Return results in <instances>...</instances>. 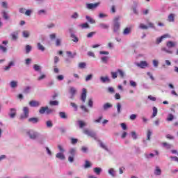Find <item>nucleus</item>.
Segmentation results:
<instances>
[{
    "label": "nucleus",
    "instance_id": "7",
    "mask_svg": "<svg viewBox=\"0 0 178 178\" xmlns=\"http://www.w3.org/2000/svg\"><path fill=\"white\" fill-rule=\"evenodd\" d=\"M99 5V3H86V8L87 9H95Z\"/></svg>",
    "mask_w": 178,
    "mask_h": 178
},
{
    "label": "nucleus",
    "instance_id": "46",
    "mask_svg": "<svg viewBox=\"0 0 178 178\" xmlns=\"http://www.w3.org/2000/svg\"><path fill=\"white\" fill-rule=\"evenodd\" d=\"M46 124L47 127H52L54 126V124H52V121L51 120L47 121Z\"/></svg>",
    "mask_w": 178,
    "mask_h": 178
},
{
    "label": "nucleus",
    "instance_id": "59",
    "mask_svg": "<svg viewBox=\"0 0 178 178\" xmlns=\"http://www.w3.org/2000/svg\"><path fill=\"white\" fill-rule=\"evenodd\" d=\"M72 19H78L79 18V13H74L72 16Z\"/></svg>",
    "mask_w": 178,
    "mask_h": 178
},
{
    "label": "nucleus",
    "instance_id": "27",
    "mask_svg": "<svg viewBox=\"0 0 178 178\" xmlns=\"http://www.w3.org/2000/svg\"><path fill=\"white\" fill-rule=\"evenodd\" d=\"M47 109H48V106H46V107H41L40 111H39V113L41 114V115H44V113H45V112H47Z\"/></svg>",
    "mask_w": 178,
    "mask_h": 178
},
{
    "label": "nucleus",
    "instance_id": "58",
    "mask_svg": "<svg viewBox=\"0 0 178 178\" xmlns=\"http://www.w3.org/2000/svg\"><path fill=\"white\" fill-rule=\"evenodd\" d=\"M108 173L109 175H111V176H115V170H113V168H111L108 170Z\"/></svg>",
    "mask_w": 178,
    "mask_h": 178
},
{
    "label": "nucleus",
    "instance_id": "4",
    "mask_svg": "<svg viewBox=\"0 0 178 178\" xmlns=\"http://www.w3.org/2000/svg\"><path fill=\"white\" fill-rule=\"evenodd\" d=\"M114 22V32L116 33L119 31V29H120V24L118 23L119 17H115Z\"/></svg>",
    "mask_w": 178,
    "mask_h": 178
},
{
    "label": "nucleus",
    "instance_id": "41",
    "mask_svg": "<svg viewBox=\"0 0 178 178\" xmlns=\"http://www.w3.org/2000/svg\"><path fill=\"white\" fill-rule=\"evenodd\" d=\"M140 29H142V30H147L148 26L145 25L144 24H140L139 25Z\"/></svg>",
    "mask_w": 178,
    "mask_h": 178
},
{
    "label": "nucleus",
    "instance_id": "5",
    "mask_svg": "<svg viewBox=\"0 0 178 178\" xmlns=\"http://www.w3.org/2000/svg\"><path fill=\"white\" fill-rule=\"evenodd\" d=\"M86 99H87V89L83 88L81 95V101H82V102H86Z\"/></svg>",
    "mask_w": 178,
    "mask_h": 178
},
{
    "label": "nucleus",
    "instance_id": "15",
    "mask_svg": "<svg viewBox=\"0 0 178 178\" xmlns=\"http://www.w3.org/2000/svg\"><path fill=\"white\" fill-rule=\"evenodd\" d=\"M10 113L9 114L10 117L12 119H13V118H15V116H16V109L15 108H10Z\"/></svg>",
    "mask_w": 178,
    "mask_h": 178
},
{
    "label": "nucleus",
    "instance_id": "39",
    "mask_svg": "<svg viewBox=\"0 0 178 178\" xmlns=\"http://www.w3.org/2000/svg\"><path fill=\"white\" fill-rule=\"evenodd\" d=\"M84 168H85L86 169H87V168H91V163H90V161H88L86 160V161H85Z\"/></svg>",
    "mask_w": 178,
    "mask_h": 178
},
{
    "label": "nucleus",
    "instance_id": "47",
    "mask_svg": "<svg viewBox=\"0 0 178 178\" xmlns=\"http://www.w3.org/2000/svg\"><path fill=\"white\" fill-rule=\"evenodd\" d=\"M92 79V74H88V76H86V81H90Z\"/></svg>",
    "mask_w": 178,
    "mask_h": 178
},
{
    "label": "nucleus",
    "instance_id": "64",
    "mask_svg": "<svg viewBox=\"0 0 178 178\" xmlns=\"http://www.w3.org/2000/svg\"><path fill=\"white\" fill-rule=\"evenodd\" d=\"M77 139L76 138H71L72 144H77Z\"/></svg>",
    "mask_w": 178,
    "mask_h": 178
},
{
    "label": "nucleus",
    "instance_id": "11",
    "mask_svg": "<svg viewBox=\"0 0 178 178\" xmlns=\"http://www.w3.org/2000/svg\"><path fill=\"white\" fill-rule=\"evenodd\" d=\"M29 105L33 107L40 106V102L38 101H31L29 102Z\"/></svg>",
    "mask_w": 178,
    "mask_h": 178
},
{
    "label": "nucleus",
    "instance_id": "45",
    "mask_svg": "<svg viewBox=\"0 0 178 178\" xmlns=\"http://www.w3.org/2000/svg\"><path fill=\"white\" fill-rule=\"evenodd\" d=\"M81 27L82 29H89L90 28V25H88V23H84V24H81Z\"/></svg>",
    "mask_w": 178,
    "mask_h": 178
},
{
    "label": "nucleus",
    "instance_id": "51",
    "mask_svg": "<svg viewBox=\"0 0 178 178\" xmlns=\"http://www.w3.org/2000/svg\"><path fill=\"white\" fill-rule=\"evenodd\" d=\"M131 134L134 140H137V134L136 133V131H132Z\"/></svg>",
    "mask_w": 178,
    "mask_h": 178
},
{
    "label": "nucleus",
    "instance_id": "32",
    "mask_svg": "<svg viewBox=\"0 0 178 178\" xmlns=\"http://www.w3.org/2000/svg\"><path fill=\"white\" fill-rule=\"evenodd\" d=\"M168 22H175V14L171 13L168 16Z\"/></svg>",
    "mask_w": 178,
    "mask_h": 178
},
{
    "label": "nucleus",
    "instance_id": "50",
    "mask_svg": "<svg viewBox=\"0 0 178 178\" xmlns=\"http://www.w3.org/2000/svg\"><path fill=\"white\" fill-rule=\"evenodd\" d=\"M70 154L72 155V156H74V155H76V149H71L70 150Z\"/></svg>",
    "mask_w": 178,
    "mask_h": 178
},
{
    "label": "nucleus",
    "instance_id": "30",
    "mask_svg": "<svg viewBox=\"0 0 178 178\" xmlns=\"http://www.w3.org/2000/svg\"><path fill=\"white\" fill-rule=\"evenodd\" d=\"M10 86L12 88H16V87H17V81H12Z\"/></svg>",
    "mask_w": 178,
    "mask_h": 178
},
{
    "label": "nucleus",
    "instance_id": "9",
    "mask_svg": "<svg viewBox=\"0 0 178 178\" xmlns=\"http://www.w3.org/2000/svg\"><path fill=\"white\" fill-rule=\"evenodd\" d=\"M28 122L29 123H33L35 124L36 123H38L40 122V119L38 118H31L28 120Z\"/></svg>",
    "mask_w": 178,
    "mask_h": 178
},
{
    "label": "nucleus",
    "instance_id": "48",
    "mask_svg": "<svg viewBox=\"0 0 178 178\" xmlns=\"http://www.w3.org/2000/svg\"><path fill=\"white\" fill-rule=\"evenodd\" d=\"M118 73H119L120 77H124V72L122 70H118Z\"/></svg>",
    "mask_w": 178,
    "mask_h": 178
},
{
    "label": "nucleus",
    "instance_id": "6",
    "mask_svg": "<svg viewBox=\"0 0 178 178\" xmlns=\"http://www.w3.org/2000/svg\"><path fill=\"white\" fill-rule=\"evenodd\" d=\"M138 67H140V69H145L148 66V63L147 61H140L139 63H136Z\"/></svg>",
    "mask_w": 178,
    "mask_h": 178
},
{
    "label": "nucleus",
    "instance_id": "19",
    "mask_svg": "<svg viewBox=\"0 0 178 178\" xmlns=\"http://www.w3.org/2000/svg\"><path fill=\"white\" fill-rule=\"evenodd\" d=\"M163 147L165 149H170V148H172V145L166 143V142H163L162 143Z\"/></svg>",
    "mask_w": 178,
    "mask_h": 178
},
{
    "label": "nucleus",
    "instance_id": "43",
    "mask_svg": "<svg viewBox=\"0 0 178 178\" xmlns=\"http://www.w3.org/2000/svg\"><path fill=\"white\" fill-rule=\"evenodd\" d=\"M0 51H2V52H7L8 48H6V47H3L2 44H0Z\"/></svg>",
    "mask_w": 178,
    "mask_h": 178
},
{
    "label": "nucleus",
    "instance_id": "13",
    "mask_svg": "<svg viewBox=\"0 0 178 178\" xmlns=\"http://www.w3.org/2000/svg\"><path fill=\"white\" fill-rule=\"evenodd\" d=\"M100 80L102 83H110L111 82V79H109V77L108 76H102L100 78Z\"/></svg>",
    "mask_w": 178,
    "mask_h": 178
},
{
    "label": "nucleus",
    "instance_id": "20",
    "mask_svg": "<svg viewBox=\"0 0 178 178\" xmlns=\"http://www.w3.org/2000/svg\"><path fill=\"white\" fill-rule=\"evenodd\" d=\"M66 54L68 58H74L76 55H77V53L76 52L72 53V51H66Z\"/></svg>",
    "mask_w": 178,
    "mask_h": 178
},
{
    "label": "nucleus",
    "instance_id": "62",
    "mask_svg": "<svg viewBox=\"0 0 178 178\" xmlns=\"http://www.w3.org/2000/svg\"><path fill=\"white\" fill-rule=\"evenodd\" d=\"M111 76L113 79H117L118 78V72H111Z\"/></svg>",
    "mask_w": 178,
    "mask_h": 178
},
{
    "label": "nucleus",
    "instance_id": "53",
    "mask_svg": "<svg viewBox=\"0 0 178 178\" xmlns=\"http://www.w3.org/2000/svg\"><path fill=\"white\" fill-rule=\"evenodd\" d=\"M81 109H82V111L86 112V113H89L90 111L87 108V107H86V106H81Z\"/></svg>",
    "mask_w": 178,
    "mask_h": 178
},
{
    "label": "nucleus",
    "instance_id": "44",
    "mask_svg": "<svg viewBox=\"0 0 178 178\" xmlns=\"http://www.w3.org/2000/svg\"><path fill=\"white\" fill-rule=\"evenodd\" d=\"M100 147L102 148H103V149H105L106 151H108V147H106V145L105 144H104V143L100 142Z\"/></svg>",
    "mask_w": 178,
    "mask_h": 178
},
{
    "label": "nucleus",
    "instance_id": "56",
    "mask_svg": "<svg viewBox=\"0 0 178 178\" xmlns=\"http://www.w3.org/2000/svg\"><path fill=\"white\" fill-rule=\"evenodd\" d=\"M26 54H29L30 51H31V46L27 44L26 46Z\"/></svg>",
    "mask_w": 178,
    "mask_h": 178
},
{
    "label": "nucleus",
    "instance_id": "40",
    "mask_svg": "<svg viewBox=\"0 0 178 178\" xmlns=\"http://www.w3.org/2000/svg\"><path fill=\"white\" fill-rule=\"evenodd\" d=\"M122 109V104L120 103L117 104V112L118 113H120Z\"/></svg>",
    "mask_w": 178,
    "mask_h": 178
},
{
    "label": "nucleus",
    "instance_id": "49",
    "mask_svg": "<svg viewBox=\"0 0 178 178\" xmlns=\"http://www.w3.org/2000/svg\"><path fill=\"white\" fill-rule=\"evenodd\" d=\"M173 119H174L173 114H169L168 118H167L168 122H172Z\"/></svg>",
    "mask_w": 178,
    "mask_h": 178
},
{
    "label": "nucleus",
    "instance_id": "36",
    "mask_svg": "<svg viewBox=\"0 0 178 178\" xmlns=\"http://www.w3.org/2000/svg\"><path fill=\"white\" fill-rule=\"evenodd\" d=\"M102 169L100 168H95L94 172L96 173V175H101Z\"/></svg>",
    "mask_w": 178,
    "mask_h": 178
},
{
    "label": "nucleus",
    "instance_id": "34",
    "mask_svg": "<svg viewBox=\"0 0 178 178\" xmlns=\"http://www.w3.org/2000/svg\"><path fill=\"white\" fill-rule=\"evenodd\" d=\"M49 104L51 106H56L59 105V102H58V101H56V100L50 101Z\"/></svg>",
    "mask_w": 178,
    "mask_h": 178
},
{
    "label": "nucleus",
    "instance_id": "60",
    "mask_svg": "<svg viewBox=\"0 0 178 178\" xmlns=\"http://www.w3.org/2000/svg\"><path fill=\"white\" fill-rule=\"evenodd\" d=\"M130 86L131 87H137V83L134 82V81H130Z\"/></svg>",
    "mask_w": 178,
    "mask_h": 178
},
{
    "label": "nucleus",
    "instance_id": "63",
    "mask_svg": "<svg viewBox=\"0 0 178 178\" xmlns=\"http://www.w3.org/2000/svg\"><path fill=\"white\" fill-rule=\"evenodd\" d=\"M60 42H61L60 39H56V47H60Z\"/></svg>",
    "mask_w": 178,
    "mask_h": 178
},
{
    "label": "nucleus",
    "instance_id": "28",
    "mask_svg": "<svg viewBox=\"0 0 178 178\" xmlns=\"http://www.w3.org/2000/svg\"><path fill=\"white\" fill-rule=\"evenodd\" d=\"M22 35L24 38H29V37H30V32H29V31H24Z\"/></svg>",
    "mask_w": 178,
    "mask_h": 178
},
{
    "label": "nucleus",
    "instance_id": "37",
    "mask_svg": "<svg viewBox=\"0 0 178 178\" xmlns=\"http://www.w3.org/2000/svg\"><path fill=\"white\" fill-rule=\"evenodd\" d=\"M3 17L5 19V20H9V15H8V13H6V11L2 12Z\"/></svg>",
    "mask_w": 178,
    "mask_h": 178
},
{
    "label": "nucleus",
    "instance_id": "35",
    "mask_svg": "<svg viewBox=\"0 0 178 178\" xmlns=\"http://www.w3.org/2000/svg\"><path fill=\"white\" fill-rule=\"evenodd\" d=\"M151 136H152V131H151V130H147V140H151Z\"/></svg>",
    "mask_w": 178,
    "mask_h": 178
},
{
    "label": "nucleus",
    "instance_id": "24",
    "mask_svg": "<svg viewBox=\"0 0 178 178\" xmlns=\"http://www.w3.org/2000/svg\"><path fill=\"white\" fill-rule=\"evenodd\" d=\"M71 38H72L74 42H79V38L74 33H71Z\"/></svg>",
    "mask_w": 178,
    "mask_h": 178
},
{
    "label": "nucleus",
    "instance_id": "52",
    "mask_svg": "<svg viewBox=\"0 0 178 178\" xmlns=\"http://www.w3.org/2000/svg\"><path fill=\"white\" fill-rule=\"evenodd\" d=\"M129 119L131 120H136V119H137V115L136 114H131L129 117Z\"/></svg>",
    "mask_w": 178,
    "mask_h": 178
},
{
    "label": "nucleus",
    "instance_id": "29",
    "mask_svg": "<svg viewBox=\"0 0 178 178\" xmlns=\"http://www.w3.org/2000/svg\"><path fill=\"white\" fill-rule=\"evenodd\" d=\"M56 158H58V159H61L63 160L65 159V155L63 154V153H58L56 155Z\"/></svg>",
    "mask_w": 178,
    "mask_h": 178
},
{
    "label": "nucleus",
    "instance_id": "18",
    "mask_svg": "<svg viewBox=\"0 0 178 178\" xmlns=\"http://www.w3.org/2000/svg\"><path fill=\"white\" fill-rule=\"evenodd\" d=\"M76 88H74V87H71L70 88V92L72 95L71 99H73V97H74V95L76 94Z\"/></svg>",
    "mask_w": 178,
    "mask_h": 178
},
{
    "label": "nucleus",
    "instance_id": "14",
    "mask_svg": "<svg viewBox=\"0 0 178 178\" xmlns=\"http://www.w3.org/2000/svg\"><path fill=\"white\" fill-rule=\"evenodd\" d=\"M112 106H113L112 104H111V103H106L103 106V109L104 111H108V109H109L110 108H112Z\"/></svg>",
    "mask_w": 178,
    "mask_h": 178
},
{
    "label": "nucleus",
    "instance_id": "55",
    "mask_svg": "<svg viewBox=\"0 0 178 178\" xmlns=\"http://www.w3.org/2000/svg\"><path fill=\"white\" fill-rule=\"evenodd\" d=\"M79 127L81 129H83V127H84V126H86V123H84V122H83V121H79Z\"/></svg>",
    "mask_w": 178,
    "mask_h": 178
},
{
    "label": "nucleus",
    "instance_id": "8",
    "mask_svg": "<svg viewBox=\"0 0 178 178\" xmlns=\"http://www.w3.org/2000/svg\"><path fill=\"white\" fill-rule=\"evenodd\" d=\"M169 37H170V36H169V35H168V34L163 35L161 37L158 38L156 39V44H161V42H162V41L163 40V38H168Z\"/></svg>",
    "mask_w": 178,
    "mask_h": 178
},
{
    "label": "nucleus",
    "instance_id": "21",
    "mask_svg": "<svg viewBox=\"0 0 178 178\" xmlns=\"http://www.w3.org/2000/svg\"><path fill=\"white\" fill-rule=\"evenodd\" d=\"M37 47H38V49H39V51H42V52H44V51H45V47L41 43L38 42L37 44Z\"/></svg>",
    "mask_w": 178,
    "mask_h": 178
},
{
    "label": "nucleus",
    "instance_id": "1",
    "mask_svg": "<svg viewBox=\"0 0 178 178\" xmlns=\"http://www.w3.org/2000/svg\"><path fill=\"white\" fill-rule=\"evenodd\" d=\"M83 133L84 134H86L89 137L94 138V140H97V134L94 131H90L88 129H84Z\"/></svg>",
    "mask_w": 178,
    "mask_h": 178
},
{
    "label": "nucleus",
    "instance_id": "23",
    "mask_svg": "<svg viewBox=\"0 0 178 178\" xmlns=\"http://www.w3.org/2000/svg\"><path fill=\"white\" fill-rule=\"evenodd\" d=\"M129 33H131V28H125L123 31L124 35H128Z\"/></svg>",
    "mask_w": 178,
    "mask_h": 178
},
{
    "label": "nucleus",
    "instance_id": "33",
    "mask_svg": "<svg viewBox=\"0 0 178 178\" xmlns=\"http://www.w3.org/2000/svg\"><path fill=\"white\" fill-rule=\"evenodd\" d=\"M86 66H87V64L86 63L82 62L79 63V69H86Z\"/></svg>",
    "mask_w": 178,
    "mask_h": 178
},
{
    "label": "nucleus",
    "instance_id": "16",
    "mask_svg": "<svg viewBox=\"0 0 178 178\" xmlns=\"http://www.w3.org/2000/svg\"><path fill=\"white\" fill-rule=\"evenodd\" d=\"M18 35L19 33L17 32H13V33H11V39L13 40V41H16V40H17Z\"/></svg>",
    "mask_w": 178,
    "mask_h": 178
},
{
    "label": "nucleus",
    "instance_id": "2",
    "mask_svg": "<svg viewBox=\"0 0 178 178\" xmlns=\"http://www.w3.org/2000/svg\"><path fill=\"white\" fill-rule=\"evenodd\" d=\"M23 112H24V114L20 115L19 119L21 120L27 119V118H29V107H24Z\"/></svg>",
    "mask_w": 178,
    "mask_h": 178
},
{
    "label": "nucleus",
    "instance_id": "25",
    "mask_svg": "<svg viewBox=\"0 0 178 178\" xmlns=\"http://www.w3.org/2000/svg\"><path fill=\"white\" fill-rule=\"evenodd\" d=\"M58 115L61 119H67V115L65 112H60Z\"/></svg>",
    "mask_w": 178,
    "mask_h": 178
},
{
    "label": "nucleus",
    "instance_id": "26",
    "mask_svg": "<svg viewBox=\"0 0 178 178\" xmlns=\"http://www.w3.org/2000/svg\"><path fill=\"white\" fill-rule=\"evenodd\" d=\"M86 19L88 20V22H89V23H90L91 24H95V19L91 18V17L86 16Z\"/></svg>",
    "mask_w": 178,
    "mask_h": 178
},
{
    "label": "nucleus",
    "instance_id": "61",
    "mask_svg": "<svg viewBox=\"0 0 178 178\" xmlns=\"http://www.w3.org/2000/svg\"><path fill=\"white\" fill-rule=\"evenodd\" d=\"M31 10H26V11H25V14L24 15H26V16H30L31 15Z\"/></svg>",
    "mask_w": 178,
    "mask_h": 178
},
{
    "label": "nucleus",
    "instance_id": "31",
    "mask_svg": "<svg viewBox=\"0 0 178 178\" xmlns=\"http://www.w3.org/2000/svg\"><path fill=\"white\" fill-rule=\"evenodd\" d=\"M158 115V108L156 107H153V113L152 118H155Z\"/></svg>",
    "mask_w": 178,
    "mask_h": 178
},
{
    "label": "nucleus",
    "instance_id": "3",
    "mask_svg": "<svg viewBox=\"0 0 178 178\" xmlns=\"http://www.w3.org/2000/svg\"><path fill=\"white\" fill-rule=\"evenodd\" d=\"M26 134L28 136H29V138L31 139V140H35V138H37V137H38V134L33 130H31V131H28L26 132Z\"/></svg>",
    "mask_w": 178,
    "mask_h": 178
},
{
    "label": "nucleus",
    "instance_id": "12",
    "mask_svg": "<svg viewBox=\"0 0 178 178\" xmlns=\"http://www.w3.org/2000/svg\"><path fill=\"white\" fill-rule=\"evenodd\" d=\"M99 27L100 29H103L104 30H108V29H109V25L104 23H100L99 24Z\"/></svg>",
    "mask_w": 178,
    "mask_h": 178
},
{
    "label": "nucleus",
    "instance_id": "22",
    "mask_svg": "<svg viewBox=\"0 0 178 178\" xmlns=\"http://www.w3.org/2000/svg\"><path fill=\"white\" fill-rule=\"evenodd\" d=\"M12 66H15V62L10 61L8 66H6L4 70H9L12 67Z\"/></svg>",
    "mask_w": 178,
    "mask_h": 178
},
{
    "label": "nucleus",
    "instance_id": "38",
    "mask_svg": "<svg viewBox=\"0 0 178 178\" xmlns=\"http://www.w3.org/2000/svg\"><path fill=\"white\" fill-rule=\"evenodd\" d=\"M30 90H31V87H30V86H26V87L24 89V94H29V92H30Z\"/></svg>",
    "mask_w": 178,
    "mask_h": 178
},
{
    "label": "nucleus",
    "instance_id": "42",
    "mask_svg": "<svg viewBox=\"0 0 178 178\" xmlns=\"http://www.w3.org/2000/svg\"><path fill=\"white\" fill-rule=\"evenodd\" d=\"M108 59H109L108 56L102 57V62H103V63H108Z\"/></svg>",
    "mask_w": 178,
    "mask_h": 178
},
{
    "label": "nucleus",
    "instance_id": "17",
    "mask_svg": "<svg viewBox=\"0 0 178 178\" xmlns=\"http://www.w3.org/2000/svg\"><path fill=\"white\" fill-rule=\"evenodd\" d=\"M166 45H167L168 48H173L174 47H176V42L169 41L167 42Z\"/></svg>",
    "mask_w": 178,
    "mask_h": 178
},
{
    "label": "nucleus",
    "instance_id": "10",
    "mask_svg": "<svg viewBox=\"0 0 178 178\" xmlns=\"http://www.w3.org/2000/svg\"><path fill=\"white\" fill-rule=\"evenodd\" d=\"M154 175H156V176H161V175H162V170L159 166H156Z\"/></svg>",
    "mask_w": 178,
    "mask_h": 178
},
{
    "label": "nucleus",
    "instance_id": "54",
    "mask_svg": "<svg viewBox=\"0 0 178 178\" xmlns=\"http://www.w3.org/2000/svg\"><path fill=\"white\" fill-rule=\"evenodd\" d=\"M33 69L35 70V72H38V70H40L41 68L40 67V65L35 64L33 65Z\"/></svg>",
    "mask_w": 178,
    "mask_h": 178
},
{
    "label": "nucleus",
    "instance_id": "57",
    "mask_svg": "<svg viewBox=\"0 0 178 178\" xmlns=\"http://www.w3.org/2000/svg\"><path fill=\"white\" fill-rule=\"evenodd\" d=\"M88 105V106H90V108H92V105H93L92 99H89Z\"/></svg>",
    "mask_w": 178,
    "mask_h": 178
}]
</instances>
